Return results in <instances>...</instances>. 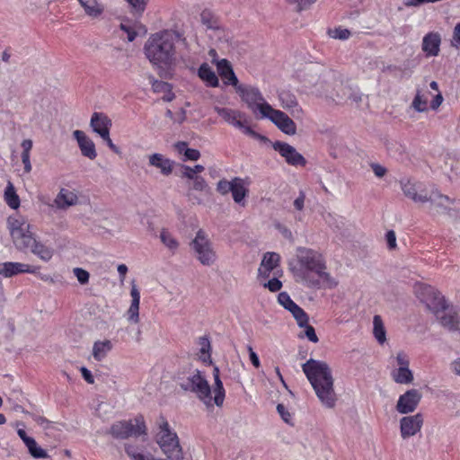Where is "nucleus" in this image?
<instances>
[{
  "label": "nucleus",
  "mask_w": 460,
  "mask_h": 460,
  "mask_svg": "<svg viewBox=\"0 0 460 460\" xmlns=\"http://www.w3.org/2000/svg\"><path fill=\"white\" fill-rule=\"evenodd\" d=\"M296 257V264L289 262V270L296 281H301L309 288H316L320 285V281L310 275L314 273L328 288L337 287L338 282L326 271V261L321 252L306 247H298Z\"/></svg>",
  "instance_id": "obj_1"
},
{
  "label": "nucleus",
  "mask_w": 460,
  "mask_h": 460,
  "mask_svg": "<svg viewBox=\"0 0 460 460\" xmlns=\"http://www.w3.org/2000/svg\"><path fill=\"white\" fill-rule=\"evenodd\" d=\"M181 36L179 31L172 30H164L150 35L144 45V53L153 66L167 69L175 64V41H186Z\"/></svg>",
  "instance_id": "obj_2"
},
{
  "label": "nucleus",
  "mask_w": 460,
  "mask_h": 460,
  "mask_svg": "<svg viewBox=\"0 0 460 460\" xmlns=\"http://www.w3.org/2000/svg\"><path fill=\"white\" fill-rule=\"evenodd\" d=\"M302 370L321 403L325 408H334L338 396L330 366L325 361L310 358L302 365Z\"/></svg>",
  "instance_id": "obj_3"
},
{
  "label": "nucleus",
  "mask_w": 460,
  "mask_h": 460,
  "mask_svg": "<svg viewBox=\"0 0 460 460\" xmlns=\"http://www.w3.org/2000/svg\"><path fill=\"white\" fill-rule=\"evenodd\" d=\"M213 376L215 380L214 397L211 396V388L206 377L198 369L180 375L177 378V384L182 390L195 394L206 405L210 406L214 402L217 406H222L225 400V389L217 367L214 368Z\"/></svg>",
  "instance_id": "obj_4"
},
{
  "label": "nucleus",
  "mask_w": 460,
  "mask_h": 460,
  "mask_svg": "<svg viewBox=\"0 0 460 460\" xmlns=\"http://www.w3.org/2000/svg\"><path fill=\"white\" fill-rule=\"evenodd\" d=\"M155 441L162 452L170 460H183V452L177 434L171 429L169 422L164 416H160L157 422Z\"/></svg>",
  "instance_id": "obj_5"
},
{
  "label": "nucleus",
  "mask_w": 460,
  "mask_h": 460,
  "mask_svg": "<svg viewBox=\"0 0 460 460\" xmlns=\"http://www.w3.org/2000/svg\"><path fill=\"white\" fill-rule=\"evenodd\" d=\"M190 246L195 258L204 266H211L217 261V253L213 244L204 230L199 229L190 242Z\"/></svg>",
  "instance_id": "obj_6"
},
{
  "label": "nucleus",
  "mask_w": 460,
  "mask_h": 460,
  "mask_svg": "<svg viewBox=\"0 0 460 460\" xmlns=\"http://www.w3.org/2000/svg\"><path fill=\"white\" fill-rule=\"evenodd\" d=\"M235 91L240 95L242 101L246 103L248 109L254 114L259 112L261 118L262 115H267V110L264 109V107L270 105L266 102L261 91L257 87L239 84L235 88Z\"/></svg>",
  "instance_id": "obj_7"
},
{
  "label": "nucleus",
  "mask_w": 460,
  "mask_h": 460,
  "mask_svg": "<svg viewBox=\"0 0 460 460\" xmlns=\"http://www.w3.org/2000/svg\"><path fill=\"white\" fill-rule=\"evenodd\" d=\"M110 433L115 438L126 439L129 437H137L146 434V426L142 416L132 420L118 421L111 425Z\"/></svg>",
  "instance_id": "obj_8"
},
{
  "label": "nucleus",
  "mask_w": 460,
  "mask_h": 460,
  "mask_svg": "<svg viewBox=\"0 0 460 460\" xmlns=\"http://www.w3.org/2000/svg\"><path fill=\"white\" fill-rule=\"evenodd\" d=\"M6 224L12 240L17 249L32 234L29 231L30 225L20 215L9 216Z\"/></svg>",
  "instance_id": "obj_9"
},
{
  "label": "nucleus",
  "mask_w": 460,
  "mask_h": 460,
  "mask_svg": "<svg viewBox=\"0 0 460 460\" xmlns=\"http://www.w3.org/2000/svg\"><path fill=\"white\" fill-rule=\"evenodd\" d=\"M266 114L261 119H269L274 123L283 133L294 136L296 133V125L285 112L275 110L271 106H265Z\"/></svg>",
  "instance_id": "obj_10"
},
{
  "label": "nucleus",
  "mask_w": 460,
  "mask_h": 460,
  "mask_svg": "<svg viewBox=\"0 0 460 460\" xmlns=\"http://www.w3.org/2000/svg\"><path fill=\"white\" fill-rule=\"evenodd\" d=\"M422 398L421 393L417 389H410L399 396L395 409L401 414L413 412Z\"/></svg>",
  "instance_id": "obj_11"
},
{
  "label": "nucleus",
  "mask_w": 460,
  "mask_h": 460,
  "mask_svg": "<svg viewBox=\"0 0 460 460\" xmlns=\"http://www.w3.org/2000/svg\"><path fill=\"white\" fill-rule=\"evenodd\" d=\"M272 147L275 151L279 153L288 164L294 166H305L306 164L305 157L291 145L281 141H276L272 144Z\"/></svg>",
  "instance_id": "obj_12"
},
{
  "label": "nucleus",
  "mask_w": 460,
  "mask_h": 460,
  "mask_svg": "<svg viewBox=\"0 0 460 460\" xmlns=\"http://www.w3.org/2000/svg\"><path fill=\"white\" fill-rule=\"evenodd\" d=\"M427 202H429V211L430 214H446L449 211L453 199L434 190L430 193L427 192Z\"/></svg>",
  "instance_id": "obj_13"
},
{
  "label": "nucleus",
  "mask_w": 460,
  "mask_h": 460,
  "mask_svg": "<svg viewBox=\"0 0 460 460\" xmlns=\"http://www.w3.org/2000/svg\"><path fill=\"white\" fill-rule=\"evenodd\" d=\"M19 250H30L31 253L38 256L43 261H49L54 254V250L39 240L31 234L22 244L18 248Z\"/></svg>",
  "instance_id": "obj_14"
},
{
  "label": "nucleus",
  "mask_w": 460,
  "mask_h": 460,
  "mask_svg": "<svg viewBox=\"0 0 460 460\" xmlns=\"http://www.w3.org/2000/svg\"><path fill=\"white\" fill-rule=\"evenodd\" d=\"M278 302L291 313L299 327H302L303 324L306 323V321H309V317L305 310L296 305L287 292H280L279 294Z\"/></svg>",
  "instance_id": "obj_15"
},
{
  "label": "nucleus",
  "mask_w": 460,
  "mask_h": 460,
  "mask_svg": "<svg viewBox=\"0 0 460 460\" xmlns=\"http://www.w3.org/2000/svg\"><path fill=\"white\" fill-rule=\"evenodd\" d=\"M444 328L450 332H460V308L449 305L437 318Z\"/></svg>",
  "instance_id": "obj_16"
},
{
  "label": "nucleus",
  "mask_w": 460,
  "mask_h": 460,
  "mask_svg": "<svg viewBox=\"0 0 460 460\" xmlns=\"http://www.w3.org/2000/svg\"><path fill=\"white\" fill-rule=\"evenodd\" d=\"M423 425V417L420 413L405 416L400 420V432L403 439L415 436Z\"/></svg>",
  "instance_id": "obj_17"
},
{
  "label": "nucleus",
  "mask_w": 460,
  "mask_h": 460,
  "mask_svg": "<svg viewBox=\"0 0 460 460\" xmlns=\"http://www.w3.org/2000/svg\"><path fill=\"white\" fill-rule=\"evenodd\" d=\"M401 187L403 194L415 203L427 202L428 191L425 190L422 183L419 181H411L410 180L406 181H402Z\"/></svg>",
  "instance_id": "obj_18"
},
{
  "label": "nucleus",
  "mask_w": 460,
  "mask_h": 460,
  "mask_svg": "<svg viewBox=\"0 0 460 460\" xmlns=\"http://www.w3.org/2000/svg\"><path fill=\"white\" fill-rule=\"evenodd\" d=\"M427 297L425 299L427 308L431 311L436 318L439 316L441 312L449 305L442 294L434 288L429 287L425 288Z\"/></svg>",
  "instance_id": "obj_19"
},
{
  "label": "nucleus",
  "mask_w": 460,
  "mask_h": 460,
  "mask_svg": "<svg viewBox=\"0 0 460 460\" xmlns=\"http://www.w3.org/2000/svg\"><path fill=\"white\" fill-rule=\"evenodd\" d=\"M40 270L39 266H31L21 262H2L0 263V275L4 278H12L19 273L36 274Z\"/></svg>",
  "instance_id": "obj_20"
},
{
  "label": "nucleus",
  "mask_w": 460,
  "mask_h": 460,
  "mask_svg": "<svg viewBox=\"0 0 460 460\" xmlns=\"http://www.w3.org/2000/svg\"><path fill=\"white\" fill-rule=\"evenodd\" d=\"M73 137L76 140L83 156L90 160H94L97 157L94 142L83 130H75Z\"/></svg>",
  "instance_id": "obj_21"
},
{
  "label": "nucleus",
  "mask_w": 460,
  "mask_h": 460,
  "mask_svg": "<svg viewBox=\"0 0 460 460\" xmlns=\"http://www.w3.org/2000/svg\"><path fill=\"white\" fill-rule=\"evenodd\" d=\"M440 44V34L431 31L423 37L421 49L427 57H437L439 54Z\"/></svg>",
  "instance_id": "obj_22"
},
{
  "label": "nucleus",
  "mask_w": 460,
  "mask_h": 460,
  "mask_svg": "<svg viewBox=\"0 0 460 460\" xmlns=\"http://www.w3.org/2000/svg\"><path fill=\"white\" fill-rule=\"evenodd\" d=\"M218 75L223 79L226 85H232L234 89L240 84L237 76L235 75L231 63L226 59H221L217 63Z\"/></svg>",
  "instance_id": "obj_23"
},
{
  "label": "nucleus",
  "mask_w": 460,
  "mask_h": 460,
  "mask_svg": "<svg viewBox=\"0 0 460 460\" xmlns=\"http://www.w3.org/2000/svg\"><path fill=\"white\" fill-rule=\"evenodd\" d=\"M78 203V196L68 189L61 188L58 195L54 199V206L58 208L65 210L69 207L75 206Z\"/></svg>",
  "instance_id": "obj_24"
},
{
  "label": "nucleus",
  "mask_w": 460,
  "mask_h": 460,
  "mask_svg": "<svg viewBox=\"0 0 460 460\" xmlns=\"http://www.w3.org/2000/svg\"><path fill=\"white\" fill-rule=\"evenodd\" d=\"M112 125L111 119L102 112H93L90 120V127L93 131L102 137L103 134L110 132Z\"/></svg>",
  "instance_id": "obj_25"
},
{
  "label": "nucleus",
  "mask_w": 460,
  "mask_h": 460,
  "mask_svg": "<svg viewBox=\"0 0 460 460\" xmlns=\"http://www.w3.org/2000/svg\"><path fill=\"white\" fill-rule=\"evenodd\" d=\"M130 296L132 299L130 306L127 311L128 321L137 323L139 322L140 293L134 281L131 283Z\"/></svg>",
  "instance_id": "obj_26"
},
{
  "label": "nucleus",
  "mask_w": 460,
  "mask_h": 460,
  "mask_svg": "<svg viewBox=\"0 0 460 460\" xmlns=\"http://www.w3.org/2000/svg\"><path fill=\"white\" fill-rule=\"evenodd\" d=\"M214 110L228 124L235 128L243 127L242 119L244 117L243 112L228 108H220L218 106H216Z\"/></svg>",
  "instance_id": "obj_27"
},
{
  "label": "nucleus",
  "mask_w": 460,
  "mask_h": 460,
  "mask_svg": "<svg viewBox=\"0 0 460 460\" xmlns=\"http://www.w3.org/2000/svg\"><path fill=\"white\" fill-rule=\"evenodd\" d=\"M173 161L165 158L163 155L155 153L149 156V164L158 168L162 174L168 176L172 172Z\"/></svg>",
  "instance_id": "obj_28"
},
{
  "label": "nucleus",
  "mask_w": 460,
  "mask_h": 460,
  "mask_svg": "<svg viewBox=\"0 0 460 460\" xmlns=\"http://www.w3.org/2000/svg\"><path fill=\"white\" fill-rule=\"evenodd\" d=\"M280 102L282 103V107L290 111V113L296 119L302 118L304 115L303 109L298 105L296 98L288 93H282L279 95Z\"/></svg>",
  "instance_id": "obj_29"
},
{
  "label": "nucleus",
  "mask_w": 460,
  "mask_h": 460,
  "mask_svg": "<svg viewBox=\"0 0 460 460\" xmlns=\"http://www.w3.org/2000/svg\"><path fill=\"white\" fill-rule=\"evenodd\" d=\"M279 260L280 256L278 253L266 252L261 261L259 274L265 278L269 277L270 271L279 266Z\"/></svg>",
  "instance_id": "obj_30"
},
{
  "label": "nucleus",
  "mask_w": 460,
  "mask_h": 460,
  "mask_svg": "<svg viewBox=\"0 0 460 460\" xmlns=\"http://www.w3.org/2000/svg\"><path fill=\"white\" fill-rule=\"evenodd\" d=\"M233 183L231 193L234 202L244 206V199L248 194V190L245 188V181L242 178L234 177Z\"/></svg>",
  "instance_id": "obj_31"
},
{
  "label": "nucleus",
  "mask_w": 460,
  "mask_h": 460,
  "mask_svg": "<svg viewBox=\"0 0 460 460\" xmlns=\"http://www.w3.org/2000/svg\"><path fill=\"white\" fill-rule=\"evenodd\" d=\"M84 13L92 17L98 18L104 11V6L98 0H78Z\"/></svg>",
  "instance_id": "obj_32"
},
{
  "label": "nucleus",
  "mask_w": 460,
  "mask_h": 460,
  "mask_svg": "<svg viewBox=\"0 0 460 460\" xmlns=\"http://www.w3.org/2000/svg\"><path fill=\"white\" fill-rule=\"evenodd\" d=\"M112 343L110 340L97 341L93 346V357L95 360L101 361L106 358L112 349Z\"/></svg>",
  "instance_id": "obj_33"
},
{
  "label": "nucleus",
  "mask_w": 460,
  "mask_h": 460,
  "mask_svg": "<svg viewBox=\"0 0 460 460\" xmlns=\"http://www.w3.org/2000/svg\"><path fill=\"white\" fill-rule=\"evenodd\" d=\"M198 75L199 78L206 82L208 86H218V78L216 73L211 69V67L207 63H204L199 66L198 70Z\"/></svg>",
  "instance_id": "obj_34"
},
{
  "label": "nucleus",
  "mask_w": 460,
  "mask_h": 460,
  "mask_svg": "<svg viewBox=\"0 0 460 460\" xmlns=\"http://www.w3.org/2000/svg\"><path fill=\"white\" fill-rule=\"evenodd\" d=\"M4 199L9 208L13 209H17L20 207L21 200L16 193V190L11 181H7L4 192Z\"/></svg>",
  "instance_id": "obj_35"
},
{
  "label": "nucleus",
  "mask_w": 460,
  "mask_h": 460,
  "mask_svg": "<svg viewBox=\"0 0 460 460\" xmlns=\"http://www.w3.org/2000/svg\"><path fill=\"white\" fill-rule=\"evenodd\" d=\"M393 380L401 385H409L413 381V374L409 367H398L391 373Z\"/></svg>",
  "instance_id": "obj_36"
},
{
  "label": "nucleus",
  "mask_w": 460,
  "mask_h": 460,
  "mask_svg": "<svg viewBox=\"0 0 460 460\" xmlns=\"http://www.w3.org/2000/svg\"><path fill=\"white\" fill-rule=\"evenodd\" d=\"M373 334L379 344L386 341V331L382 317L378 314L373 318Z\"/></svg>",
  "instance_id": "obj_37"
},
{
  "label": "nucleus",
  "mask_w": 460,
  "mask_h": 460,
  "mask_svg": "<svg viewBox=\"0 0 460 460\" xmlns=\"http://www.w3.org/2000/svg\"><path fill=\"white\" fill-rule=\"evenodd\" d=\"M125 451L127 455L132 459V460H166V459H161L154 457L150 454H143L138 450L137 447H136L133 445L127 444L125 446Z\"/></svg>",
  "instance_id": "obj_38"
},
{
  "label": "nucleus",
  "mask_w": 460,
  "mask_h": 460,
  "mask_svg": "<svg viewBox=\"0 0 460 460\" xmlns=\"http://www.w3.org/2000/svg\"><path fill=\"white\" fill-rule=\"evenodd\" d=\"M201 23L206 26L208 30H217L219 28L217 21L214 14L208 11L204 10L200 13Z\"/></svg>",
  "instance_id": "obj_39"
},
{
  "label": "nucleus",
  "mask_w": 460,
  "mask_h": 460,
  "mask_svg": "<svg viewBox=\"0 0 460 460\" xmlns=\"http://www.w3.org/2000/svg\"><path fill=\"white\" fill-rule=\"evenodd\" d=\"M161 242L172 252H175L179 247L178 241L166 230L160 233Z\"/></svg>",
  "instance_id": "obj_40"
},
{
  "label": "nucleus",
  "mask_w": 460,
  "mask_h": 460,
  "mask_svg": "<svg viewBox=\"0 0 460 460\" xmlns=\"http://www.w3.org/2000/svg\"><path fill=\"white\" fill-rule=\"evenodd\" d=\"M26 447H27L30 454L34 458H47L48 457L47 452L44 449H42L40 447L38 446L37 442L35 441V439L33 438L31 439V442H28L26 444Z\"/></svg>",
  "instance_id": "obj_41"
},
{
  "label": "nucleus",
  "mask_w": 460,
  "mask_h": 460,
  "mask_svg": "<svg viewBox=\"0 0 460 460\" xmlns=\"http://www.w3.org/2000/svg\"><path fill=\"white\" fill-rule=\"evenodd\" d=\"M411 106L418 112H424L428 111V99L427 97H423L420 93L418 91L413 101Z\"/></svg>",
  "instance_id": "obj_42"
},
{
  "label": "nucleus",
  "mask_w": 460,
  "mask_h": 460,
  "mask_svg": "<svg viewBox=\"0 0 460 460\" xmlns=\"http://www.w3.org/2000/svg\"><path fill=\"white\" fill-rule=\"evenodd\" d=\"M327 33L331 38L341 40H348L351 35L350 31L341 27L330 29Z\"/></svg>",
  "instance_id": "obj_43"
},
{
  "label": "nucleus",
  "mask_w": 460,
  "mask_h": 460,
  "mask_svg": "<svg viewBox=\"0 0 460 460\" xmlns=\"http://www.w3.org/2000/svg\"><path fill=\"white\" fill-rule=\"evenodd\" d=\"M301 328H304L305 331L304 332H301L298 334V337L303 339V338H306L308 339V341H310L311 342H314V343H317L319 339L315 333V330L314 328L310 325L308 323V321H306V323L301 327Z\"/></svg>",
  "instance_id": "obj_44"
},
{
  "label": "nucleus",
  "mask_w": 460,
  "mask_h": 460,
  "mask_svg": "<svg viewBox=\"0 0 460 460\" xmlns=\"http://www.w3.org/2000/svg\"><path fill=\"white\" fill-rule=\"evenodd\" d=\"M182 176L186 177L190 180L194 179L195 177H199L197 173H199L205 170L204 166L201 164H197L194 167H190L188 165H183Z\"/></svg>",
  "instance_id": "obj_45"
},
{
  "label": "nucleus",
  "mask_w": 460,
  "mask_h": 460,
  "mask_svg": "<svg viewBox=\"0 0 460 460\" xmlns=\"http://www.w3.org/2000/svg\"><path fill=\"white\" fill-rule=\"evenodd\" d=\"M151 83L154 92L171 93L172 86L170 84L154 78L152 79Z\"/></svg>",
  "instance_id": "obj_46"
},
{
  "label": "nucleus",
  "mask_w": 460,
  "mask_h": 460,
  "mask_svg": "<svg viewBox=\"0 0 460 460\" xmlns=\"http://www.w3.org/2000/svg\"><path fill=\"white\" fill-rule=\"evenodd\" d=\"M191 180L193 181V186H192L193 190L209 193L210 189L203 177L199 176V177H195L194 179H191Z\"/></svg>",
  "instance_id": "obj_47"
},
{
  "label": "nucleus",
  "mask_w": 460,
  "mask_h": 460,
  "mask_svg": "<svg viewBox=\"0 0 460 460\" xmlns=\"http://www.w3.org/2000/svg\"><path fill=\"white\" fill-rule=\"evenodd\" d=\"M287 3L292 5H296V10L297 12H302L304 10H307L310 6L315 3L316 0H286Z\"/></svg>",
  "instance_id": "obj_48"
},
{
  "label": "nucleus",
  "mask_w": 460,
  "mask_h": 460,
  "mask_svg": "<svg viewBox=\"0 0 460 460\" xmlns=\"http://www.w3.org/2000/svg\"><path fill=\"white\" fill-rule=\"evenodd\" d=\"M237 128L243 130V132L245 135H248L251 137H253L255 139H259V140H261L264 142L268 141V138L266 137L255 132L251 127L247 126L245 124V121H243V127H237Z\"/></svg>",
  "instance_id": "obj_49"
},
{
  "label": "nucleus",
  "mask_w": 460,
  "mask_h": 460,
  "mask_svg": "<svg viewBox=\"0 0 460 460\" xmlns=\"http://www.w3.org/2000/svg\"><path fill=\"white\" fill-rule=\"evenodd\" d=\"M233 179L231 181H227L226 179L220 180L217 184V190L222 194L226 195L231 192L233 189Z\"/></svg>",
  "instance_id": "obj_50"
},
{
  "label": "nucleus",
  "mask_w": 460,
  "mask_h": 460,
  "mask_svg": "<svg viewBox=\"0 0 460 460\" xmlns=\"http://www.w3.org/2000/svg\"><path fill=\"white\" fill-rule=\"evenodd\" d=\"M73 272L80 284L84 285L88 283L90 278L88 271L82 268H75Z\"/></svg>",
  "instance_id": "obj_51"
},
{
  "label": "nucleus",
  "mask_w": 460,
  "mask_h": 460,
  "mask_svg": "<svg viewBox=\"0 0 460 460\" xmlns=\"http://www.w3.org/2000/svg\"><path fill=\"white\" fill-rule=\"evenodd\" d=\"M344 95H347V98L350 100L352 102L359 103L362 101V95L361 93L357 91L353 90L352 88H344Z\"/></svg>",
  "instance_id": "obj_52"
},
{
  "label": "nucleus",
  "mask_w": 460,
  "mask_h": 460,
  "mask_svg": "<svg viewBox=\"0 0 460 460\" xmlns=\"http://www.w3.org/2000/svg\"><path fill=\"white\" fill-rule=\"evenodd\" d=\"M147 1L148 0H128L134 13L138 14H141L145 11Z\"/></svg>",
  "instance_id": "obj_53"
},
{
  "label": "nucleus",
  "mask_w": 460,
  "mask_h": 460,
  "mask_svg": "<svg viewBox=\"0 0 460 460\" xmlns=\"http://www.w3.org/2000/svg\"><path fill=\"white\" fill-rule=\"evenodd\" d=\"M263 287L268 288L271 292H277L281 289L282 282L277 278H273L270 279L267 283H264Z\"/></svg>",
  "instance_id": "obj_54"
},
{
  "label": "nucleus",
  "mask_w": 460,
  "mask_h": 460,
  "mask_svg": "<svg viewBox=\"0 0 460 460\" xmlns=\"http://www.w3.org/2000/svg\"><path fill=\"white\" fill-rule=\"evenodd\" d=\"M119 28H120L121 31H123L124 32L127 33L128 40L129 42H132L133 40H135V39L137 36V32L135 30V28H133L130 25H128L126 23H120Z\"/></svg>",
  "instance_id": "obj_55"
},
{
  "label": "nucleus",
  "mask_w": 460,
  "mask_h": 460,
  "mask_svg": "<svg viewBox=\"0 0 460 460\" xmlns=\"http://www.w3.org/2000/svg\"><path fill=\"white\" fill-rule=\"evenodd\" d=\"M305 193L300 190L298 197L294 200V208L297 211H302L305 208Z\"/></svg>",
  "instance_id": "obj_56"
},
{
  "label": "nucleus",
  "mask_w": 460,
  "mask_h": 460,
  "mask_svg": "<svg viewBox=\"0 0 460 460\" xmlns=\"http://www.w3.org/2000/svg\"><path fill=\"white\" fill-rule=\"evenodd\" d=\"M451 46L456 49L460 47V23H457L454 28Z\"/></svg>",
  "instance_id": "obj_57"
},
{
  "label": "nucleus",
  "mask_w": 460,
  "mask_h": 460,
  "mask_svg": "<svg viewBox=\"0 0 460 460\" xmlns=\"http://www.w3.org/2000/svg\"><path fill=\"white\" fill-rule=\"evenodd\" d=\"M101 137L102 138L103 141H105V143L107 144V146L112 152H114L115 154H118V155L120 154L119 148L116 145L113 144L111 138L110 137V132L103 134Z\"/></svg>",
  "instance_id": "obj_58"
},
{
  "label": "nucleus",
  "mask_w": 460,
  "mask_h": 460,
  "mask_svg": "<svg viewBox=\"0 0 460 460\" xmlns=\"http://www.w3.org/2000/svg\"><path fill=\"white\" fill-rule=\"evenodd\" d=\"M386 242H387V246L389 248V250H394L396 248V236H395V233L394 230H389L387 233H386Z\"/></svg>",
  "instance_id": "obj_59"
},
{
  "label": "nucleus",
  "mask_w": 460,
  "mask_h": 460,
  "mask_svg": "<svg viewBox=\"0 0 460 460\" xmlns=\"http://www.w3.org/2000/svg\"><path fill=\"white\" fill-rule=\"evenodd\" d=\"M396 361H397L399 367H409V365H410V361H409L407 355L402 351H400L399 353H397Z\"/></svg>",
  "instance_id": "obj_60"
},
{
  "label": "nucleus",
  "mask_w": 460,
  "mask_h": 460,
  "mask_svg": "<svg viewBox=\"0 0 460 460\" xmlns=\"http://www.w3.org/2000/svg\"><path fill=\"white\" fill-rule=\"evenodd\" d=\"M185 160L197 161L200 157V153L197 149L188 148L184 155Z\"/></svg>",
  "instance_id": "obj_61"
},
{
  "label": "nucleus",
  "mask_w": 460,
  "mask_h": 460,
  "mask_svg": "<svg viewBox=\"0 0 460 460\" xmlns=\"http://www.w3.org/2000/svg\"><path fill=\"white\" fill-rule=\"evenodd\" d=\"M21 156H22V162L24 166V172L26 173L31 172L32 167H31V160H30V153H22Z\"/></svg>",
  "instance_id": "obj_62"
},
{
  "label": "nucleus",
  "mask_w": 460,
  "mask_h": 460,
  "mask_svg": "<svg viewBox=\"0 0 460 460\" xmlns=\"http://www.w3.org/2000/svg\"><path fill=\"white\" fill-rule=\"evenodd\" d=\"M371 168L376 177H383L385 175L387 170L385 167L382 166L379 164H372Z\"/></svg>",
  "instance_id": "obj_63"
},
{
  "label": "nucleus",
  "mask_w": 460,
  "mask_h": 460,
  "mask_svg": "<svg viewBox=\"0 0 460 460\" xmlns=\"http://www.w3.org/2000/svg\"><path fill=\"white\" fill-rule=\"evenodd\" d=\"M277 411L285 422H289L290 414L283 404L279 403L277 406Z\"/></svg>",
  "instance_id": "obj_64"
}]
</instances>
